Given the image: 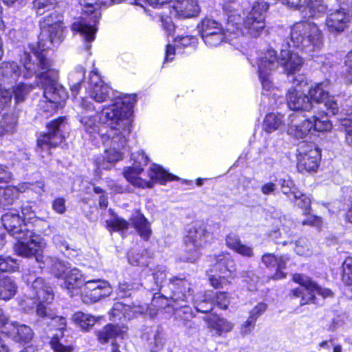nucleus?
Listing matches in <instances>:
<instances>
[{
  "label": "nucleus",
  "instance_id": "nucleus-30",
  "mask_svg": "<svg viewBox=\"0 0 352 352\" xmlns=\"http://www.w3.org/2000/svg\"><path fill=\"white\" fill-rule=\"evenodd\" d=\"M52 320V319H51ZM51 325L56 327L58 330H59L60 333H56L53 336L51 341L50 345L54 350V352H72L74 351V346L72 344H65V341L64 340L63 331L65 330L66 327L65 328H60V322H56L55 323L53 321H51ZM67 326V324H65Z\"/></svg>",
  "mask_w": 352,
  "mask_h": 352
},
{
  "label": "nucleus",
  "instance_id": "nucleus-62",
  "mask_svg": "<svg viewBox=\"0 0 352 352\" xmlns=\"http://www.w3.org/2000/svg\"><path fill=\"white\" fill-rule=\"evenodd\" d=\"M52 240L53 243L60 252H64V251L69 250V244L61 235H54Z\"/></svg>",
  "mask_w": 352,
  "mask_h": 352
},
{
  "label": "nucleus",
  "instance_id": "nucleus-38",
  "mask_svg": "<svg viewBox=\"0 0 352 352\" xmlns=\"http://www.w3.org/2000/svg\"><path fill=\"white\" fill-rule=\"evenodd\" d=\"M16 292V285L10 277L0 280V299L8 300L12 298Z\"/></svg>",
  "mask_w": 352,
  "mask_h": 352
},
{
  "label": "nucleus",
  "instance_id": "nucleus-43",
  "mask_svg": "<svg viewBox=\"0 0 352 352\" xmlns=\"http://www.w3.org/2000/svg\"><path fill=\"white\" fill-rule=\"evenodd\" d=\"M205 44L210 47H217L223 42L226 41V36L223 28L221 31L216 32L215 34H211L207 37L202 38Z\"/></svg>",
  "mask_w": 352,
  "mask_h": 352
},
{
  "label": "nucleus",
  "instance_id": "nucleus-21",
  "mask_svg": "<svg viewBox=\"0 0 352 352\" xmlns=\"http://www.w3.org/2000/svg\"><path fill=\"white\" fill-rule=\"evenodd\" d=\"M286 98L288 107L292 110L309 111L314 109L309 97L297 87L289 89Z\"/></svg>",
  "mask_w": 352,
  "mask_h": 352
},
{
  "label": "nucleus",
  "instance_id": "nucleus-41",
  "mask_svg": "<svg viewBox=\"0 0 352 352\" xmlns=\"http://www.w3.org/2000/svg\"><path fill=\"white\" fill-rule=\"evenodd\" d=\"M294 224L289 220H285L278 229L277 231H274L271 234L272 237L276 238V235L278 234L282 238L285 239H289L294 235ZM276 243H281L283 245H286L289 242L287 240L277 241Z\"/></svg>",
  "mask_w": 352,
  "mask_h": 352
},
{
  "label": "nucleus",
  "instance_id": "nucleus-28",
  "mask_svg": "<svg viewBox=\"0 0 352 352\" xmlns=\"http://www.w3.org/2000/svg\"><path fill=\"white\" fill-rule=\"evenodd\" d=\"M28 185L19 184L18 186H9L6 188L0 187V206L6 207L14 203L19 193L27 190Z\"/></svg>",
  "mask_w": 352,
  "mask_h": 352
},
{
  "label": "nucleus",
  "instance_id": "nucleus-64",
  "mask_svg": "<svg viewBox=\"0 0 352 352\" xmlns=\"http://www.w3.org/2000/svg\"><path fill=\"white\" fill-rule=\"evenodd\" d=\"M303 225H308L316 228H320L322 224V219L316 215H308L305 219L302 221Z\"/></svg>",
  "mask_w": 352,
  "mask_h": 352
},
{
  "label": "nucleus",
  "instance_id": "nucleus-22",
  "mask_svg": "<svg viewBox=\"0 0 352 352\" xmlns=\"http://www.w3.org/2000/svg\"><path fill=\"white\" fill-rule=\"evenodd\" d=\"M63 278L62 287L67 290L70 296H73L78 292H80L85 281L87 280L81 272L76 267L69 270Z\"/></svg>",
  "mask_w": 352,
  "mask_h": 352
},
{
  "label": "nucleus",
  "instance_id": "nucleus-37",
  "mask_svg": "<svg viewBox=\"0 0 352 352\" xmlns=\"http://www.w3.org/2000/svg\"><path fill=\"white\" fill-rule=\"evenodd\" d=\"M221 24L214 19L206 18L197 25V29L202 38L207 37L216 32L221 31Z\"/></svg>",
  "mask_w": 352,
  "mask_h": 352
},
{
  "label": "nucleus",
  "instance_id": "nucleus-61",
  "mask_svg": "<svg viewBox=\"0 0 352 352\" xmlns=\"http://www.w3.org/2000/svg\"><path fill=\"white\" fill-rule=\"evenodd\" d=\"M256 321L252 316H249L241 327V333L243 336L250 334L254 329Z\"/></svg>",
  "mask_w": 352,
  "mask_h": 352
},
{
  "label": "nucleus",
  "instance_id": "nucleus-26",
  "mask_svg": "<svg viewBox=\"0 0 352 352\" xmlns=\"http://www.w3.org/2000/svg\"><path fill=\"white\" fill-rule=\"evenodd\" d=\"M78 120L84 131L91 138H96L98 135L101 138V133H104L99 126V113L95 115L79 114Z\"/></svg>",
  "mask_w": 352,
  "mask_h": 352
},
{
  "label": "nucleus",
  "instance_id": "nucleus-12",
  "mask_svg": "<svg viewBox=\"0 0 352 352\" xmlns=\"http://www.w3.org/2000/svg\"><path fill=\"white\" fill-rule=\"evenodd\" d=\"M292 280L303 287V289L296 288L292 291L293 296L301 297L300 302L301 305L315 303V294L321 295L324 298L332 295L330 289L322 288L305 275L295 274L293 275Z\"/></svg>",
  "mask_w": 352,
  "mask_h": 352
},
{
  "label": "nucleus",
  "instance_id": "nucleus-16",
  "mask_svg": "<svg viewBox=\"0 0 352 352\" xmlns=\"http://www.w3.org/2000/svg\"><path fill=\"white\" fill-rule=\"evenodd\" d=\"M87 91L90 98L96 102L102 103L110 98L111 89L104 82L96 69H94L89 74Z\"/></svg>",
  "mask_w": 352,
  "mask_h": 352
},
{
  "label": "nucleus",
  "instance_id": "nucleus-2",
  "mask_svg": "<svg viewBox=\"0 0 352 352\" xmlns=\"http://www.w3.org/2000/svg\"><path fill=\"white\" fill-rule=\"evenodd\" d=\"M135 101V95L120 94L99 113L100 124L109 128L105 133H101V141L107 147L103 160L108 163L123 157L131 133L130 116Z\"/></svg>",
  "mask_w": 352,
  "mask_h": 352
},
{
  "label": "nucleus",
  "instance_id": "nucleus-29",
  "mask_svg": "<svg viewBox=\"0 0 352 352\" xmlns=\"http://www.w3.org/2000/svg\"><path fill=\"white\" fill-rule=\"evenodd\" d=\"M244 30L246 34L252 37L259 36L265 27L264 17L254 16L252 14H249L244 21Z\"/></svg>",
  "mask_w": 352,
  "mask_h": 352
},
{
  "label": "nucleus",
  "instance_id": "nucleus-5",
  "mask_svg": "<svg viewBox=\"0 0 352 352\" xmlns=\"http://www.w3.org/2000/svg\"><path fill=\"white\" fill-rule=\"evenodd\" d=\"M122 0H78L79 4L82 6V10L84 13L90 14L88 17H80L77 19L72 25V30L78 32L83 38L85 45V48L87 51L91 49V43L96 38L97 28L96 27L100 16L99 10L102 8H106L113 3H118Z\"/></svg>",
  "mask_w": 352,
  "mask_h": 352
},
{
  "label": "nucleus",
  "instance_id": "nucleus-52",
  "mask_svg": "<svg viewBox=\"0 0 352 352\" xmlns=\"http://www.w3.org/2000/svg\"><path fill=\"white\" fill-rule=\"evenodd\" d=\"M31 87L23 83H19L13 87L12 94L16 102H23L30 91Z\"/></svg>",
  "mask_w": 352,
  "mask_h": 352
},
{
  "label": "nucleus",
  "instance_id": "nucleus-45",
  "mask_svg": "<svg viewBox=\"0 0 352 352\" xmlns=\"http://www.w3.org/2000/svg\"><path fill=\"white\" fill-rule=\"evenodd\" d=\"M182 303V302H179V304L173 305L170 304L169 302L167 305H171L175 310V315L179 317H184V320H188L189 319L192 318L194 317V314L191 307L186 304Z\"/></svg>",
  "mask_w": 352,
  "mask_h": 352
},
{
  "label": "nucleus",
  "instance_id": "nucleus-6",
  "mask_svg": "<svg viewBox=\"0 0 352 352\" xmlns=\"http://www.w3.org/2000/svg\"><path fill=\"white\" fill-rule=\"evenodd\" d=\"M24 279L27 284L30 285L31 293L29 295L30 298L34 300V303L36 305L37 316L52 319L54 323L58 322H60V328H65L66 324L65 318L56 316L47 307V305L54 300L52 288L44 283L42 278L36 277L34 272L32 273L30 270L28 274L24 275Z\"/></svg>",
  "mask_w": 352,
  "mask_h": 352
},
{
  "label": "nucleus",
  "instance_id": "nucleus-63",
  "mask_svg": "<svg viewBox=\"0 0 352 352\" xmlns=\"http://www.w3.org/2000/svg\"><path fill=\"white\" fill-rule=\"evenodd\" d=\"M226 243L230 249L234 250L241 243V241L236 234L230 233L226 236Z\"/></svg>",
  "mask_w": 352,
  "mask_h": 352
},
{
  "label": "nucleus",
  "instance_id": "nucleus-7",
  "mask_svg": "<svg viewBox=\"0 0 352 352\" xmlns=\"http://www.w3.org/2000/svg\"><path fill=\"white\" fill-rule=\"evenodd\" d=\"M287 45L314 56V53L319 52L323 46L322 32L314 23H297L292 27Z\"/></svg>",
  "mask_w": 352,
  "mask_h": 352
},
{
  "label": "nucleus",
  "instance_id": "nucleus-47",
  "mask_svg": "<svg viewBox=\"0 0 352 352\" xmlns=\"http://www.w3.org/2000/svg\"><path fill=\"white\" fill-rule=\"evenodd\" d=\"M16 117L12 115L4 116L1 121V127L6 133H11L16 131Z\"/></svg>",
  "mask_w": 352,
  "mask_h": 352
},
{
  "label": "nucleus",
  "instance_id": "nucleus-4",
  "mask_svg": "<svg viewBox=\"0 0 352 352\" xmlns=\"http://www.w3.org/2000/svg\"><path fill=\"white\" fill-rule=\"evenodd\" d=\"M302 63V58L290 49H283L279 59L274 50H267L256 60L258 75L263 89L269 91L272 87V73L279 65L289 74L299 71Z\"/></svg>",
  "mask_w": 352,
  "mask_h": 352
},
{
  "label": "nucleus",
  "instance_id": "nucleus-27",
  "mask_svg": "<svg viewBox=\"0 0 352 352\" xmlns=\"http://www.w3.org/2000/svg\"><path fill=\"white\" fill-rule=\"evenodd\" d=\"M204 321L207 323L208 328L214 331L218 336H222L231 331L234 327L232 322L216 315L205 317Z\"/></svg>",
  "mask_w": 352,
  "mask_h": 352
},
{
  "label": "nucleus",
  "instance_id": "nucleus-10",
  "mask_svg": "<svg viewBox=\"0 0 352 352\" xmlns=\"http://www.w3.org/2000/svg\"><path fill=\"white\" fill-rule=\"evenodd\" d=\"M210 233L204 226L190 228L184 236L186 252L182 256L183 261L195 263L199 258V249L203 248L208 241Z\"/></svg>",
  "mask_w": 352,
  "mask_h": 352
},
{
  "label": "nucleus",
  "instance_id": "nucleus-36",
  "mask_svg": "<svg viewBox=\"0 0 352 352\" xmlns=\"http://www.w3.org/2000/svg\"><path fill=\"white\" fill-rule=\"evenodd\" d=\"M192 300L194 301V305L197 311L208 313L213 309L214 292L212 290L207 291L200 298H193Z\"/></svg>",
  "mask_w": 352,
  "mask_h": 352
},
{
  "label": "nucleus",
  "instance_id": "nucleus-11",
  "mask_svg": "<svg viewBox=\"0 0 352 352\" xmlns=\"http://www.w3.org/2000/svg\"><path fill=\"white\" fill-rule=\"evenodd\" d=\"M214 265L209 275L210 285L214 288H222L230 283V278L235 276L234 262L228 253H221L214 256Z\"/></svg>",
  "mask_w": 352,
  "mask_h": 352
},
{
  "label": "nucleus",
  "instance_id": "nucleus-1",
  "mask_svg": "<svg viewBox=\"0 0 352 352\" xmlns=\"http://www.w3.org/2000/svg\"><path fill=\"white\" fill-rule=\"evenodd\" d=\"M63 17L57 12H53L45 16L41 21V33L36 47L32 46L30 53L24 51L21 55L20 61L26 72L24 78H29L36 74L43 87V94L46 99V107L41 103V106L50 113L54 112L58 105L67 97L65 89L58 82V71L51 68V63L43 52L55 45L59 44L63 38Z\"/></svg>",
  "mask_w": 352,
  "mask_h": 352
},
{
  "label": "nucleus",
  "instance_id": "nucleus-51",
  "mask_svg": "<svg viewBox=\"0 0 352 352\" xmlns=\"http://www.w3.org/2000/svg\"><path fill=\"white\" fill-rule=\"evenodd\" d=\"M268 3L265 0H255L252 2L251 12L254 16H262L265 18V14L268 10Z\"/></svg>",
  "mask_w": 352,
  "mask_h": 352
},
{
  "label": "nucleus",
  "instance_id": "nucleus-18",
  "mask_svg": "<svg viewBox=\"0 0 352 352\" xmlns=\"http://www.w3.org/2000/svg\"><path fill=\"white\" fill-rule=\"evenodd\" d=\"M287 133L297 139L305 138L311 131V123L297 112L287 118Z\"/></svg>",
  "mask_w": 352,
  "mask_h": 352
},
{
  "label": "nucleus",
  "instance_id": "nucleus-49",
  "mask_svg": "<svg viewBox=\"0 0 352 352\" xmlns=\"http://www.w3.org/2000/svg\"><path fill=\"white\" fill-rule=\"evenodd\" d=\"M56 4V0H34L33 7L37 14L42 15L46 11L54 8Z\"/></svg>",
  "mask_w": 352,
  "mask_h": 352
},
{
  "label": "nucleus",
  "instance_id": "nucleus-55",
  "mask_svg": "<svg viewBox=\"0 0 352 352\" xmlns=\"http://www.w3.org/2000/svg\"><path fill=\"white\" fill-rule=\"evenodd\" d=\"M345 65L346 69L343 72L342 77L345 82H352V50L346 56Z\"/></svg>",
  "mask_w": 352,
  "mask_h": 352
},
{
  "label": "nucleus",
  "instance_id": "nucleus-60",
  "mask_svg": "<svg viewBox=\"0 0 352 352\" xmlns=\"http://www.w3.org/2000/svg\"><path fill=\"white\" fill-rule=\"evenodd\" d=\"M65 203L66 201L64 198L57 197L52 201V208L55 212L63 214L67 210Z\"/></svg>",
  "mask_w": 352,
  "mask_h": 352
},
{
  "label": "nucleus",
  "instance_id": "nucleus-35",
  "mask_svg": "<svg viewBox=\"0 0 352 352\" xmlns=\"http://www.w3.org/2000/svg\"><path fill=\"white\" fill-rule=\"evenodd\" d=\"M311 123V131L317 132L329 131L332 128V124L327 116L324 113H318L308 119Z\"/></svg>",
  "mask_w": 352,
  "mask_h": 352
},
{
  "label": "nucleus",
  "instance_id": "nucleus-19",
  "mask_svg": "<svg viewBox=\"0 0 352 352\" xmlns=\"http://www.w3.org/2000/svg\"><path fill=\"white\" fill-rule=\"evenodd\" d=\"M351 16L352 12L343 8L331 12L326 19L327 30L332 33L343 31Z\"/></svg>",
  "mask_w": 352,
  "mask_h": 352
},
{
  "label": "nucleus",
  "instance_id": "nucleus-23",
  "mask_svg": "<svg viewBox=\"0 0 352 352\" xmlns=\"http://www.w3.org/2000/svg\"><path fill=\"white\" fill-rule=\"evenodd\" d=\"M199 10L197 0H177L172 6L170 15L180 18L193 17L198 14Z\"/></svg>",
  "mask_w": 352,
  "mask_h": 352
},
{
  "label": "nucleus",
  "instance_id": "nucleus-57",
  "mask_svg": "<svg viewBox=\"0 0 352 352\" xmlns=\"http://www.w3.org/2000/svg\"><path fill=\"white\" fill-rule=\"evenodd\" d=\"M51 270L54 276L58 278H64V276L69 271L63 263L56 260L52 265Z\"/></svg>",
  "mask_w": 352,
  "mask_h": 352
},
{
  "label": "nucleus",
  "instance_id": "nucleus-46",
  "mask_svg": "<svg viewBox=\"0 0 352 352\" xmlns=\"http://www.w3.org/2000/svg\"><path fill=\"white\" fill-rule=\"evenodd\" d=\"M294 250L300 256H309L312 254L311 244L305 238H300L295 242Z\"/></svg>",
  "mask_w": 352,
  "mask_h": 352
},
{
  "label": "nucleus",
  "instance_id": "nucleus-25",
  "mask_svg": "<svg viewBox=\"0 0 352 352\" xmlns=\"http://www.w3.org/2000/svg\"><path fill=\"white\" fill-rule=\"evenodd\" d=\"M127 327L118 324H109L101 330L96 332L98 340L101 344L107 343L110 340L115 338L123 339L126 334Z\"/></svg>",
  "mask_w": 352,
  "mask_h": 352
},
{
  "label": "nucleus",
  "instance_id": "nucleus-31",
  "mask_svg": "<svg viewBox=\"0 0 352 352\" xmlns=\"http://www.w3.org/2000/svg\"><path fill=\"white\" fill-rule=\"evenodd\" d=\"M21 74L19 66L14 61L3 62L0 65V76L4 82L12 83L16 81Z\"/></svg>",
  "mask_w": 352,
  "mask_h": 352
},
{
  "label": "nucleus",
  "instance_id": "nucleus-17",
  "mask_svg": "<svg viewBox=\"0 0 352 352\" xmlns=\"http://www.w3.org/2000/svg\"><path fill=\"white\" fill-rule=\"evenodd\" d=\"M139 314H148L151 317L156 315V309H153L151 305L150 307L147 305H125L120 302L114 303L113 307L110 312V315L112 318H121V316L130 320L133 317H135Z\"/></svg>",
  "mask_w": 352,
  "mask_h": 352
},
{
  "label": "nucleus",
  "instance_id": "nucleus-59",
  "mask_svg": "<svg viewBox=\"0 0 352 352\" xmlns=\"http://www.w3.org/2000/svg\"><path fill=\"white\" fill-rule=\"evenodd\" d=\"M223 309H226L230 304V298L226 292L214 294V302Z\"/></svg>",
  "mask_w": 352,
  "mask_h": 352
},
{
  "label": "nucleus",
  "instance_id": "nucleus-8",
  "mask_svg": "<svg viewBox=\"0 0 352 352\" xmlns=\"http://www.w3.org/2000/svg\"><path fill=\"white\" fill-rule=\"evenodd\" d=\"M143 171L144 168L132 165L124 168L123 175L128 182L140 188H151L155 183L164 184L168 181L178 179L177 177L167 173L162 166L157 164H153L148 170L147 175L149 179L141 176Z\"/></svg>",
  "mask_w": 352,
  "mask_h": 352
},
{
  "label": "nucleus",
  "instance_id": "nucleus-53",
  "mask_svg": "<svg viewBox=\"0 0 352 352\" xmlns=\"http://www.w3.org/2000/svg\"><path fill=\"white\" fill-rule=\"evenodd\" d=\"M19 268L16 261L10 256L0 257V271L14 272Z\"/></svg>",
  "mask_w": 352,
  "mask_h": 352
},
{
  "label": "nucleus",
  "instance_id": "nucleus-40",
  "mask_svg": "<svg viewBox=\"0 0 352 352\" xmlns=\"http://www.w3.org/2000/svg\"><path fill=\"white\" fill-rule=\"evenodd\" d=\"M21 213L23 215L22 219L24 222L28 225L31 224L32 226H39L41 221H45L46 219L48 218V216L46 217H38L34 211L32 210V206L28 203L21 206Z\"/></svg>",
  "mask_w": 352,
  "mask_h": 352
},
{
  "label": "nucleus",
  "instance_id": "nucleus-3",
  "mask_svg": "<svg viewBox=\"0 0 352 352\" xmlns=\"http://www.w3.org/2000/svg\"><path fill=\"white\" fill-rule=\"evenodd\" d=\"M1 220L5 229L17 240L14 247L15 252L23 257H34L37 263H43L41 252L46 245L45 239L29 229L18 212L9 211Z\"/></svg>",
  "mask_w": 352,
  "mask_h": 352
},
{
  "label": "nucleus",
  "instance_id": "nucleus-58",
  "mask_svg": "<svg viewBox=\"0 0 352 352\" xmlns=\"http://www.w3.org/2000/svg\"><path fill=\"white\" fill-rule=\"evenodd\" d=\"M131 160L133 161V165L144 168L148 162V157L143 151H138L131 154Z\"/></svg>",
  "mask_w": 352,
  "mask_h": 352
},
{
  "label": "nucleus",
  "instance_id": "nucleus-39",
  "mask_svg": "<svg viewBox=\"0 0 352 352\" xmlns=\"http://www.w3.org/2000/svg\"><path fill=\"white\" fill-rule=\"evenodd\" d=\"M98 318L80 311L75 313L72 316L74 322L85 331L91 329Z\"/></svg>",
  "mask_w": 352,
  "mask_h": 352
},
{
  "label": "nucleus",
  "instance_id": "nucleus-48",
  "mask_svg": "<svg viewBox=\"0 0 352 352\" xmlns=\"http://www.w3.org/2000/svg\"><path fill=\"white\" fill-rule=\"evenodd\" d=\"M296 204L305 210L306 214L311 208V199L307 195L302 194L300 190H294V196Z\"/></svg>",
  "mask_w": 352,
  "mask_h": 352
},
{
  "label": "nucleus",
  "instance_id": "nucleus-15",
  "mask_svg": "<svg viewBox=\"0 0 352 352\" xmlns=\"http://www.w3.org/2000/svg\"><path fill=\"white\" fill-rule=\"evenodd\" d=\"M65 118H59L52 121L48 125V133L41 135L37 139V146L41 150H48L55 147L63 140L61 129L65 128Z\"/></svg>",
  "mask_w": 352,
  "mask_h": 352
},
{
  "label": "nucleus",
  "instance_id": "nucleus-34",
  "mask_svg": "<svg viewBox=\"0 0 352 352\" xmlns=\"http://www.w3.org/2000/svg\"><path fill=\"white\" fill-rule=\"evenodd\" d=\"M287 125V119L280 113H268L264 120L263 128L267 133H272L283 125Z\"/></svg>",
  "mask_w": 352,
  "mask_h": 352
},
{
  "label": "nucleus",
  "instance_id": "nucleus-32",
  "mask_svg": "<svg viewBox=\"0 0 352 352\" xmlns=\"http://www.w3.org/2000/svg\"><path fill=\"white\" fill-rule=\"evenodd\" d=\"M329 88L330 83L327 80L316 83L309 90L310 100H312L317 103H322L328 98Z\"/></svg>",
  "mask_w": 352,
  "mask_h": 352
},
{
  "label": "nucleus",
  "instance_id": "nucleus-13",
  "mask_svg": "<svg viewBox=\"0 0 352 352\" xmlns=\"http://www.w3.org/2000/svg\"><path fill=\"white\" fill-rule=\"evenodd\" d=\"M112 292L109 283L102 279L87 280L80 290L82 302L92 304L109 296Z\"/></svg>",
  "mask_w": 352,
  "mask_h": 352
},
{
  "label": "nucleus",
  "instance_id": "nucleus-50",
  "mask_svg": "<svg viewBox=\"0 0 352 352\" xmlns=\"http://www.w3.org/2000/svg\"><path fill=\"white\" fill-rule=\"evenodd\" d=\"M129 223L124 219L115 217L113 219L106 221L107 228L111 231H122L128 228Z\"/></svg>",
  "mask_w": 352,
  "mask_h": 352
},
{
  "label": "nucleus",
  "instance_id": "nucleus-44",
  "mask_svg": "<svg viewBox=\"0 0 352 352\" xmlns=\"http://www.w3.org/2000/svg\"><path fill=\"white\" fill-rule=\"evenodd\" d=\"M153 279L155 281V286L146 285V288L151 291L160 290L162 285V283L166 279V268L164 267H158L152 275Z\"/></svg>",
  "mask_w": 352,
  "mask_h": 352
},
{
  "label": "nucleus",
  "instance_id": "nucleus-42",
  "mask_svg": "<svg viewBox=\"0 0 352 352\" xmlns=\"http://www.w3.org/2000/svg\"><path fill=\"white\" fill-rule=\"evenodd\" d=\"M147 341L151 352H158L162 349L164 344V339L162 333L158 329L151 330Z\"/></svg>",
  "mask_w": 352,
  "mask_h": 352
},
{
  "label": "nucleus",
  "instance_id": "nucleus-33",
  "mask_svg": "<svg viewBox=\"0 0 352 352\" xmlns=\"http://www.w3.org/2000/svg\"><path fill=\"white\" fill-rule=\"evenodd\" d=\"M131 223L144 240L148 239L151 234L150 224L143 214L135 212L131 217Z\"/></svg>",
  "mask_w": 352,
  "mask_h": 352
},
{
  "label": "nucleus",
  "instance_id": "nucleus-54",
  "mask_svg": "<svg viewBox=\"0 0 352 352\" xmlns=\"http://www.w3.org/2000/svg\"><path fill=\"white\" fill-rule=\"evenodd\" d=\"M289 260V257L287 255H282L277 258L276 272L274 275V278L280 279L286 277V274L282 272V270L286 267V264Z\"/></svg>",
  "mask_w": 352,
  "mask_h": 352
},
{
  "label": "nucleus",
  "instance_id": "nucleus-56",
  "mask_svg": "<svg viewBox=\"0 0 352 352\" xmlns=\"http://www.w3.org/2000/svg\"><path fill=\"white\" fill-rule=\"evenodd\" d=\"M280 185L281 186L282 192L283 194L287 195L290 198V196H294V191L298 190L294 186L292 180L288 179H281L280 180Z\"/></svg>",
  "mask_w": 352,
  "mask_h": 352
},
{
  "label": "nucleus",
  "instance_id": "nucleus-20",
  "mask_svg": "<svg viewBox=\"0 0 352 352\" xmlns=\"http://www.w3.org/2000/svg\"><path fill=\"white\" fill-rule=\"evenodd\" d=\"M6 334L14 342L21 345L30 343L34 335L31 327L19 322H10Z\"/></svg>",
  "mask_w": 352,
  "mask_h": 352
},
{
  "label": "nucleus",
  "instance_id": "nucleus-9",
  "mask_svg": "<svg viewBox=\"0 0 352 352\" xmlns=\"http://www.w3.org/2000/svg\"><path fill=\"white\" fill-rule=\"evenodd\" d=\"M167 287L170 291L169 296L164 297V295L157 296L155 294L153 298L151 307L156 309V312L160 308L167 305L170 300L175 304H179V302L186 303L193 300V292L190 283L186 279L174 277L169 280Z\"/></svg>",
  "mask_w": 352,
  "mask_h": 352
},
{
  "label": "nucleus",
  "instance_id": "nucleus-14",
  "mask_svg": "<svg viewBox=\"0 0 352 352\" xmlns=\"http://www.w3.org/2000/svg\"><path fill=\"white\" fill-rule=\"evenodd\" d=\"M320 158V151L314 144H301L298 148L297 155L298 170L301 172L316 171Z\"/></svg>",
  "mask_w": 352,
  "mask_h": 352
},
{
  "label": "nucleus",
  "instance_id": "nucleus-24",
  "mask_svg": "<svg viewBox=\"0 0 352 352\" xmlns=\"http://www.w3.org/2000/svg\"><path fill=\"white\" fill-rule=\"evenodd\" d=\"M197 43V38L192 36H177L174 41V45L166 46L165 61H171L176 53H182L185 47H195Z\"/></svg>",
  "mask_w": 352,
  "mask_h": 352
}]
</instances>
